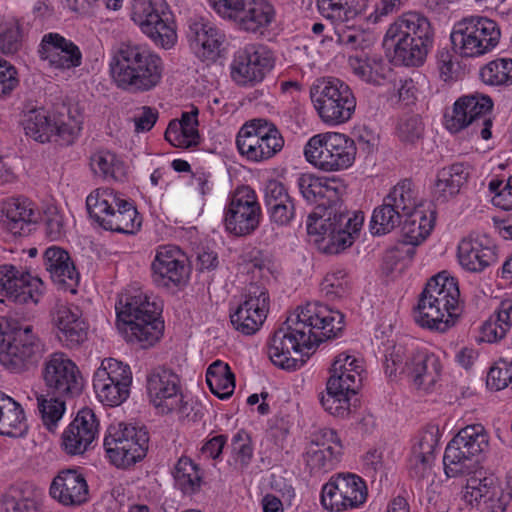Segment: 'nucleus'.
<instances>
[{
    "mask_svg": "<svg viewBox=\"0 0 512 512\" xmlns=\"http://www.w3.org/2000/svg\"><path fill=\"white\" fill-rule=\"evenodd\" d=\"M264 204L269 220L277 227H289L299 218L294 198L288 193L286 186L277 180H270L264 189Z\"/></svg>",
    "mask_w": 512,
    "mask_h": 512,
    "instance_id": "obj_29",
    "label": "nucleus"
},
{
    "mask_svg": "<svg viewBox=\"0 0 512 512\" xmlns=\"http://www.w3.org/2000/svg\"><path fill=\"white\" fill-rule=\"evenodd\" d=\"M52 321L57 328V338L63 346L77 348L87 339L88 326L79 307L57 305L52 312Z\"/></svg>",
    "mask_w": 512,
    "mask_h": 512,
    "instance_id": "obj_33",
    "label": "nucleus"
},
{
    "mask_svg": "<svg viewBox=\"0 0 512 512\" xmlns=\"http://www.w3.org/2000/svg\"><path fill=\"white\" fill-rule=\"evenodd\" d=\"M322 443H312L305 454V462L311 473H325L335 468L342 455V444L337 432L324 429Z\"/></svg>",
    "mask_w": 512,
    "mask_h": 512,
    "instance_id": "obj_36",
    "label": "nucleus"
},
{
    "mask_svg": "<svg viewBox=\"0 0 512 512\" xmlns=\"http://www.w3.org/2000/svg\"><path fill=\"white\" fill-rule=\"evenodd\" d=\"M320 286L321 292L329 299L342 298L349 291L347 273L342 269L330 272L325 276Z\"/></svg>",
    "mask_w": 512,
    "mask_h": 512,
    "instance_id": "obj_62",
    "label": "nucleus"
},
{
    "mask_svg": "<svg viewBox=\"0 0 512 512\" xmlns=\"http://www.w3.org/2000/svg\"><path fill=\"white\" fill-rule=\"evenodd\" d=\"M498 24L487 17L471 15L454 24L450 40L454 52L461 57H479L492 51L499 43Z\"/></svg>",
    "mask_w": 512,
    "mask_h": 512,
    "instance_id": "obj_10",
    "label": "nucleus"
},
{
    "mask_svg": "<svg viewBox=\"0 0 512 512\" xmlns=\"http://www.w3.org/2000/svg\"><path fill=\"white\" fill-rule=\"evenodd\" d=\"M344 329V315L319 302L307 303L289 315L268 344V356L272 363L285 370L301 368L305 360L293 357L325 340L337 338Z\"/></svg>",
    "mask_w": 512,
    "mask_h": 512,
    "instance_id": "obj_2",
    "label": "nucleus"
},
{
    "mask_svg": "<svg viewBox=\"0 0 512 512\" xmlns=\"http://www.w3.org/2000/svg\"><path fill=\"white\" fill-rule=\"evenodd\" d=\"M49 494L63 506H80L89 499V487L78 469H63L53 478Z\"/></svg>",
    "mask_w": 512,
    "mask_h": 512,
    "instance_id": "obj_31",
    "label": "nucleus"
},
{
    "mask_svg": "<svg viewBox=\"0 0 512 512\" xmlns=\"http://www.w3.org/2000/svg\"><path fill=\"white\" fill-rule=\"evenodd\" d=\"M456 442L467 449V454H473L477 459L489 447V437L481 424L468 425L456 434Z\"/></svg>",
    "mask_w": 512,
    "mask_h": 512,
    "instance_id": "obj_55",
    "label": "nucleus"
},
{
    "mask_svg": "<svg viewBox=\"0 0 512 512\" xmlns=\"http://www.w3.org/2000/svg\"><path fill=\"white\" fill-rule=\"evenodd\" d=\"M356 152L354 139L341 133L315 135L304 148L306 160L324 171H338L350 167Z\"/></svg>",
    "mask_w": 512,
    "mask_h": 512,
    "instance_id": "obj_11",
    "label": "nucleus"
},
{
    "mask_svg": "<svg viewBox=\"0 0 512 512\" xmlns=\"http://www.w3.org/2000/svg\"><path fill=\"white\" fill-rule=\"evenodd\" d=\"M283 139L280 131L276 125L267 119L256 118L246 122L239 130L236 139L253 138L257 141L259 139L270 138Z\"/></svg>",
    "mask_w": 512,
    "mask_h": 512,
    "instance_id": "obj_60",
    "label": "nucleus"
},
{
    "mask_svg": "<svg viewBox=\"0 0 512 512\" xmlns=\"http://www.w3.org/2000/svg\"><path fill=\"white\" fill-rule=\"evenodd\" d=\"M91 168L105 179L120 181L125 176V167L115 153L99 151L91 157Z\"/></svg>",
    "mask_w": 512,
    "mask_h": 512,
    "instance_id": "obj_56",
    "label": "nucleus"
},
{
    "mask_svg": "<svg viewBox=\"0 0 512 512\" xmlns=\"http://www.w3.org/2000/svg\"><path fill=\"white\" fill-rule=\"evenodd\" d=\"M436 221V211L427 212L421 208L405 215L402 219L401 231L403 242L412 246L422 243L432 232Z\"/></svg>",
    "mask_w": 512,
    "mask_h": 512,
    "instance_id": "obj_41",
    "label": "nucleus"
},
{
    "mask_svg": "<svg viewBox=\"0 0 512 512\" xmlns=\"http://www.w3.org/2000/svg\"><path fill=\"white\" fill-rule=\"evenodd\" d=\"M43 291V282L27 271L13 265L0 266V294L16 304L37 303Z\"/></svg>",
    "mask_w": 512,
    "mask_h": 512,
    "instance_id": "obj_26",
    "label": "nucleus"
},
{
    "mask_svg": "<svg viewBox=\"0 0 512 512\" xmlns=\"http://www.w3.org/2000/svg\"><path fill=\"white\" fill-rule=\"evenodd\" d=\"M110 72L118 88L130 93H144L161 83L164 64L149 47L122 42L113 51Z\"/></svg>",
    "mask_w": 512,
    "mask_h": 512,
    "instance_id": "obj_3",
    "label": "nucleus"
},
{
    "mask_svg": "<svg viewBox=\"0 0 512 512\" xmlns=\"http://www.w3.org/2000/svg\"><path fill=\"white\" fill-rule=\"evenodd\" d=\"M71 396L39 394L37 396L38 410L41 415L43 425L50 431L54 432L58 422L62 419L66 410V399Z\"/></svg>",
    "mask_w": 512,
    "mask_h": 512,
    "instance_id": "obj_53",
    "label": "nucleus"
},
{
    "mask_svg": "<svg viewBox=\"0 0 512 512\" xmlns=\"http://www.w3.org/2000/svg\"><path fill=\"white\" fill-rule=\"evenodd\" d=\"M148 444L146 428L123 423L110 426L103 443L111 462L122 468L142 460L148 451Z\"/></svg>",
    "mask_w": 512,
    "mask_h": 512,
    "instance_id": "obj_14",
    "label": "nucleus"
},
{
    "mask_svg": "<svg viewBox=\"0 0 512 512\" xmlns=\"http://www.w3.org/2000/svg\"><path fill=\"white\" fill-rule=\"evenodd\" d=\"M146 389L150 402L162 414L172 413L177 402H180V378L165 366L153 368L147 374Z\"/></svg>",
    "mask_w": 512,
    "mask_h": 512,
    "instance_id": "obj_25",
    "label": "nucleus"
},
{
    "mask_svg": "<svg viewBox=\"0 0 512 512\" xmlns=\"http://www.w3.org/2000/svg\"><path fill=\"white\" fill-rule=\"evenodd\" d=\"M488 189L494 206L503 210L512 209V176L508 178L494 177L489 181Z\"/></svg>",
    "mask_w": 512,
    "mask_h": 512,
    "instance_id": "obj_61",
    "label": "nucleus"
},
{
    "mask_svg": "<svg viewBox=\"0 0 512 512\" xmlns=\"http://www.w3.org/2000/svg\"><path fill=\"white\" fill-rule=\"evenodd\" d=\"M236 145L241 155L247 159L260 162L275 156L284 146V139L270 138L259 139L253 138L236 139Z\"/></svg>",
    "mask_w": 512,
    "mask_h": 512,
    "instance_id": "obj_48",
    "label": "nucleus"
},
{
    "mask_svg": "<svg viewBox=\"0 0 512 512\" xmlns=\"http://www.w3.org/2000/svg\"><path fill=\"white\" fill-rule=\"evenodd\" d=\"M466 480L464 499L482 512H504L512 496L500 486L498 478L486 471L473 470Z\"/></svg>",
    "mask_w": 512,
    "mask_h": 512,
    "instance_id": "obj_19",
    "label": "nucleus"
},
{
    "mask_svg": "<svg viewBox=\"0 0 512 512\" xmlns=\"http://www.w3.org/2000/svg\"><path fill=\"white\" fill-rule=\"evenodd\" d=\"M402 217L421 209L417 204L416 192L411 180L404 179L395 185L389 194L384 198Z\"/></svg>",
    "mask_w": 512,
    "mask_h": 512,
    "instance_id": "obj_54",
    "label": "nucleus"
},
{
    "mask_svg": "<svg viewBox=\"0 0 512 512\" xmlns=\"http://www.w3.org/2000/svg\"><path fill=\"white\" fill-rule=\"evenodd\" d=\"M223 19L232 21L243 32L262 35L275 19V9L268 0H209Z\"/></svg>",
    "mask_w": 512,
    "mask_h": 512,
    "instance_id": "obj_12",
    "label": "nucleus"
},
{
    "mask_svg": "<svg viewBox=\"0 0 512 512\" xmlns=\"http://www.w3.org/2000/svg\"><path fill=\"white\" fill-rule=\"evenodd\" d=\"M186 255L173 245L160 246L151 263V277L158 287H177L186 282L190 268Z\"/></svg>",
    "mask_w": 512,
    "mask_h": 512,
    "instance_id": "obj_24",
    "label": "nucleus"
},
{
    "mask_svg": "<svg viewBox=\"0 0 512 512\" xmlns=\"http://www.w3.org/2000/svg\"><path fill=\"white\" fill-rule=\"evenodd\" d=\"M262 218L255 190L248 185L237 187L224 208L225 230L236 237L250 236L259 228Z\"/></svg>",
    "mask_w": 512,
    "mask_h": 512,
    "instance_id": "obj_13",
    "label": "nucleus"
},
{
    "mask_svg": "<svg viewBox=\"0 0 512 512\" xmlns=\"http://www.w3.org/2000/svg\"><path fill=\"white\" fill-rule=\"evenodd\" d=\"M244 301L230 314L233 327L244 335H253L264 323L269 310V294L265 287L251 283Z\"/></svg>",
    "mask_w": 512,
    "mask_h": 512,
    "instance_id": "obj_23",
    "label": "nucleus"
},
{
    "mask_svg": "<svg viewBox=\"0 0 512 512\" xmlns=\"http://www.w3.org/2000/svg\"><path fill=\"white\" fill-rule=\"evenodd\" d=\"M43 263L51 279L72 287L79 281V273L69 253L61 247L51 246L43 254Z\"/></svg>",
    "mask_w": 512,
    "mask_h": 512,
    "instance_id": "obj_38",
    "label": "nucleus"
},
{
    "mask_svg": "<svg viewBox=\"0 0 512 512\" xmlns=\"http://www.w3.org/2000/svg\"><path fill=\"white\" fill-rule=\"evenodd\" d=\"M28 425L22 406L0 391V435L12 438L27 433Z\"/></svg>",
    "mask_w": 512,
    "mask_h": 512,
    "instance_id": "obj_43",
    "label": "nucleus"
},
{
    "mask_svg": "<svg viewBox=\"0 0 512 512\" xmlns=\"http://www.w3.org/2000/svg\"><path fill=\"white\" fill-rule=\"evenodd\" d=\"M41 376L46 392L52 395H79L83 378L77 365L63 352L49 354L43 362Z\"/></svg>",
    "mask_w": 512,
    "mask_h": 512,
    "instance_id": "obj_18",
    "label": "nucleus"
},
{
    "mask_svg": "<svg viewBox=\"0 0 512 512\" xmlns=\"http://www.w3.org/2000/svg\"><path fill=\"white\" fill-rule=\"evenodd\" d=\"M352 391L345 390L341 384H336V380L328 379L326 384V393L321 394L320 403L329 414L345 418L350 414V396L355 395Z\"/></svg>",
    "mask_w": 512,
    "mask_h": 512,
    "instance_id": "obj_49",
    "label": "nucleus"
},
{
    "mask_svg": "<svg viewBox=\"0 0 512 512\" xmlns=\"http://www.w3.org/2000/svg\"><path fill=\"white\" fill-rule=\"evenodd\" d=\"M165 140L178 148H193L200 144L201 137L198 129L183 126L178 119L169 122L165 131Z\"/></svg>",
    "mask_w": 512,
    "mask_h": 512,
    "instance_id": "obj_59",
    "label": "nucleus"
},
{
    "mask_svg": "<svg viewBox=\"0 0 512 512\" xmlns=\"http://www.w3.org/2000/svg\"><path fill=\"white\" fill-rule=\"evenodd\" d=\"M338 42L347 48L357 51L359 48H363L364 36L359 32L344 31L338 33ZM348 63L356 76L376 86L382 85L391 72L381 57L371 56L363 50L350 55Z\"/></svg>",
    "mask_w": 512,
    "mask_h": 512,
    "instance_id": "obj_22",
    "label": "nucleus"
},
{
    "mask_svg": "<svg viewBox=\"0 0 512 512\" xmlns=\"http://www.w3.org/2000/svg\"><path fill=\"white\" fill-rule=\"evenodd\" d=\"M384 368L389 377L405 374L416 388L427 391L438 381L442 365L439 357L427 349L397 343L386 349Z\"/></svg>",
    "mask_w": 512,
    "mask_h": 512,
    "instance_id": "obj_7",
    "label": "nucleus"
},
{
    "mask_svg": "<svg viewBox=\"0 0 512 512\" xmlns=\"http://www.w3.org/2000/svg\"><path fill=\"white\" fill-rule=\"evenodd\" d=\"M402 219V215L383 199L382 205L373 211L371 232L373 235H385L399 226Z\"/></svg>",
    "mask_w": 512,
    "mask_h": 512,
    "instance_id": "obj_58",
    "label": "nucleus"
},
{
    "mask_svg": "<svg viewBox=\"0 0 512 512\" xmlns=\"http://www.w3.org/2000/svg\"><path fill=\"white\" fill-rule=\"evenodd\" d=\"M435 31L427 17L409 12L391 24L384 36V46L393 49L395 65L417 67L424 63L434 44Z\"/></svg>",
    "mask_w": 512,
    "mask_h": 512,
    "instance_id": "obj_5",
    "label": "nucleus"
},
{
    "mask_svg": "<svg viewBox=\"0 0 512 512\" xmlns=\"http://www.w3.org/2000/svg\"><path fill=\"white\" fill-rule=\"evenodd\" d=\"M206 383L215 396L227 399L234 392L235 376L228 364L217 360L206 371Z\"/></svg>",
    "mask_w": 512,
    "mask_h": 512,
    "instance_id": "obj_50",
    "label": "nucleus"
},
{
    "mask_svg": "<svg viewBox=\"0 0 512 512\" xmlns=\"http://www.w3.org/2000/svg\"><path fill=\"white\" fill-rule=\"evenodd\" d=\"M186 36L191 51L201 61L215 62L220 56L225 34L214 24L203 19L191 21Z\"/></svg>",
    "mask_w": 512,
    "mask_h": 512,
    "instance_id": "obj_30",
    "label": "nucleus"
},
{
    "mask_svg": "<svg viewBox=\"0 0 512 512\" xmlns=\"http://www.w3.org/2000/svg\"><path fill=\"white\" fill-rule=\"evenodd\" d=\"M319 13L335 24L350 23L361 16L368 0H317Z\"/></svg>",
    "mask_w": 512,
    "mask_h": 512,
    "instance_id": "obj_44",
    "label": "nucleus"
},
{
    "mask_svg": "<svg viewBox=\"0 0 512 512\" xmlns=\"http://www.w3.org/2000/svg\"><path fill=\"white\" fill-rule=\"evenodd\" d=\"M132 20L156 46L170 49L177 40V34L168 14L150 0H136Z\"/></svg>",
    "mask_w": 512,
    "mask_h": 512,
    "instance_id": "obj_20",
    "label": "nucleus"
},
{
    "mask_svg": "<svg viewBox=\"0 0 512 512\" xmlns=\"http://www.w3.org/2000/svg\"><path fill=\"white\" fill-rule=\"evenodd\" d=\"M121 198L112 189H96L86 199L90 218L107 231L116 232L121 222L123 209H119Z\"/></svg>",
    "mask_w": 512,
    "mask_h": 512,
    "instance_id": "obj_35",
    "label": "nucleus"
},
{
    "mask_svg": "<svg viewBox=\"0 0 512 512\" xmlns=\"http://www.w3.org/2000/svg\"><path fill=\"white\" fill-rule=\"evenodd\" d=\"M310 97L319 117L328 125L346 123L355 112L353 91L339 78L317 79L310 89Z\"/></svg>",
    "mask_w": 512,
    "mask_h": 512,
    "instance_id": "obj_9",
    "label": "nucleus"
},
{
    "mask_svg": "<svg viewBox=\"0 0 512 512\" xmlns=\"http://www.w3.org/2000/svg\"><path fill=\"white\" fill-rule=\"evenodd\" d=\"M423 291H428V294H433L438 302V305L451 310L452 315H460L461 309L459 306V287L454 277H451L446 271H442L437 275L431 277Z\"/></svg>",
    "mask_w": 512,
    "mask_h": 512,
    "instance_id": "obj_42",
    "label": "nucleus"
},
{
    "mask_svg": "<svg viewBox=\"0 0 512 512\" xmlns=\"http://www.w3.org/2000/svg\"><path fill=\"white\" fill-rule=\"evenodd\" d=\"M482 81L490 86L512 85V59L497 58L480 70Z\"/></svg>",
    "mask_w": 512,
    "mask_h": 512,
    "instance_id": "obj_57",
    "label": "nucleus"
},
{
    "mask_svg": "<svg viewBox=\"0 0 512 512\" xmlns=\"http://www.w3.org/2000/svg\"><path fill=\"white\" fill-rule=\"evenodd\" d=\"M363 367L361 361L346 353H340L334 360L329 379H335L345 390L357 393L362 385Z\"/></svg>",
    "mask_w": 512,
    "mask_h": 512,
    "instance_id": "obj_45",
    "label": "nucleus"
},
{
    "mask_svg": "<svg viewBox=\"0 0 512 512\" xmlns=\"http://www.w3.org/2000/svg\"><path fill=\"white\" fill-rule=\"evenodd\" d=\"M457 258L466 271L481 273L497 262V247L487 235H469L459 242Z\"/></svg>",
    "mask_w": 512,
    "mask_h": 512,
    "instance_id": "obj_27",
    "label": "nucleus"
},
{
    "mask_svg": "<svg viewBox=\"0 0 512 512\" xmlns=\"http://www.w3.org/2000/svg\"><path fill=\"white\" fill-rule=\"evenodd\" d=\"M297 186L302 197L315 204V211L307 219V232L328 254H338L350 247L359 236L363 216L350 212L342 199L346 185L336 177H318L301 174Z\"/></svg>",
    "mask_w": 512,
    "mask_h": 512,
    "instance_id": "obj_1",
    "label": "nucleus"
},
{
    "mask_svg": "<svg viewBox=\"0 0 512 512\" xmlns=\"http://www.w3.org/2000/svg\"><path fill=\"white\" fill-rule=\"evenodd\" d=\"M512 303L501 302L497 311L481 327L483 341L495 343L505 337L512 327L511 321Z\"/></svg>",
    "mask_w": 512,
    "mask_h": 512,
    "instance_id": "obj_51",
    "label": "nucleus"
},
{
    "mask_svg": "<svg viewBox=\"0 0 512 512\" xmlns=\"http://www.w3.org/2000/svg\"><path fill=\"white\" fill-rule=\"evenodd\" d=\"M470 176V166L454 163L442 168L434 185L433 195L437 202L445 203L457 195Z\"/></svg>",
    "mask_w": 512,
    "mask_h": 512,
    "instance_id": "obj_40",
    "label": "nucleus"
},
{
    "mask_svg": "<svg viewBox=\"0 0 512 512\" xmlns=\"http://www.w3.org/2000/svg\"><path fill=\"white\" fill-rule=\"evenodd\" d=\"M21 47V30L17 20H9L0 24V52L14 54Z\"/></svg>",
    "mask_w": 512,
    "mask_h": 512,
    "instance_id": "obj_63",
    "label": "nucleus"
},
{
    "mask_svg": "<svg viewBox=\"0 0 512 512\" xmlns=\"http://www.w3.org/2000/svg\"><path fill=\"white\" fill-rule=\"evenodd\" d=\"M436 299L438 298H434L433 294L422 290L414 311V319L423 328L443 333L455 324L458 316L452 315L451 310L438 305Z\"/></svg>",
    "mask_w": 512,
    "mask_h": 512,
    "instance_id": "obj_37",
    "label": "nucleus"
},
{
    "mask_svg": "<svg viewBox=\"0 0 512 512\" xmlns=\"http://www.w3.org/2000/svg\"><path fill=\"white\" fill-rule=\"evenodd\" d=\"M460 446L462 445L456 442L455 435L445 449L443 464L448 477L470 474L479 461L473 454H467L466 448H460Z\"/></svg>",
    "mask_w": 512,
    "mask_h": 512,
    "instance_id": "obj_46",
    "label": "nucleus"
},
{
    "mask_svg": "<svg viewBox=\"0 0 512 512\" xmlns=\"http://www.w3.org/2000/svg\"><path fill=\"white\" fill-rule=\"evenodd\" d=\"M492 108L493 101L487 95L476 93L462 96L454 103L452 111L445 113V126L451 133L472 126L474 132L479 129L481 137L488 140L492 136V120L487 114Z\"/></svg>",
    "mask_w": 512,
    "mask_h": 512,
    "instance_id": "obj_15",
    "label": "nucleus"
},
{
    "mask_svg": "<svg viewBox=\"0 0 512 512\" xmlns=\"http://www.w3.org/2000/svg\"><path fill=\"white\" fill-rule=\"evenodd\" d=\"M0 512H42L41 493L28 483L12 486L0 500Z\"/></svg>",
    "mask_w": 512,
    "mask_h": 512,
    "instance_id": "obj_39",
    "label": "nucleus"
},
{
    "mask_svg": "<svg viewBox=\"0 0 512 512\" xmlns=\"http://www.w3.org/2000/svg\"><path fill=\"white\" fill-rule=\"evenodd\" d=\"M438 441V429L432 427L422 434L418 444L414 446L412 471L418 478H423L431 469Z\"/></svg>",
    "mask_w": 512,
    "mask_h": 512,
    "instance_id": "obj_47",
    "label": "nucleus"
},
{
    "mask_svg": "<svg viewBox=\"0 0 512 512\" xmlns=\"http://www.w3.org/2000/svg\"><path fill=\"white\" fill-rule=\"evenodd\" d=\"M132 372L130 366L114 358H107L93 376L97 398L106 406L115 407L130 395Z\"/></svg>",
    "mask_w": 512,
    "mask_h": 512,
    "instance_id": "obj_16",
    "label": "nucleus"
},
{
    "mask_svg": "<svg viewBox=\"0 0 512 512\" xmlns=\"http://www.w3.org/2000/svg\"><path fill=\"white\" fill-rule=\"evenodd\" d=\"M42 221L45 235L51 241L59 240L65 235L64 216L56 206L50 205L44 210Z\"/></svg>",
    "mask_w": 512,
    "mask_h": 512,
    "instance_id": "obj_64",
    "label": "nucleus"
},
{
    "mask_svg": "<svg viewBox=\"0 0 512 512\" xmlns=\"http://www.w3.org/2000/svg\"><path fill=\"white\" fill-rule=\"evenodd\" d=\"M1 223L13 236H24L30 232L31 224L37 223L39 211L26 197H10L1 204Z\"/></svg>",
    "mask_w": 512,
    "mask_h": 512,
    "instance_id": "obj_34",
    "label": "nucleus"
},
{
    "mask_svg": "<svg viewBox=\"0 0 512 512\" xmlns=\"http://www.w3.org/2000/svg\"><path fill=\"white\" fill-rule=\"evenodd\" d=\"M98 420L89 408L81 409L62 435V446L67 454H83L98 434Z\"/></svg>",
    "mask_w": 512,
    "mask_h": 512,
    "instance_id": "obj_32",
    "label": "nucleus"
},
{
    "mask_svg": "<svg viewBox=\"0 0 512 512\" xmlns=\"http://www.w3.org/2000/svg\"><path fill=\"white\" fill-rule=\"evenodd\" d=\"M173 477L175 485L184 494H195L201 488L202 473L200 468L188 457L179 458L174 467Z\"/></svg>",
    "mask_w": 512,
    "mask_h": 512,
    "instance_id": "obj_52",
    "label": "nucleus"
},
{
    "mask_svg": "<svg viewBox=\"0 0 512 512\" xmlns=\"http://www.w3.org/2000/svg\"><path fill=\"white\" fill-rule=\"evenodd\" d=\"M41 60L48 62L49 67L69 70L82 64V53L79 47L69 39L54 32L45 34L38 47Z\"/></svg>",
    "mask_w": 512,
    "mask_h": 512,
    "instance_id": "obj_28",
    "label": "nucleus"
},
{
    "mask_svg": "<svg viewBox=\"0 0 512 512\" xmlns=\"http://www.w3.org/2000/svg\"><path fill=\"white\" fill-rule=\"evenodd\" d=\"M117 328L131 344L147 349L163 335L162 308L140 290L123 293L115 305Z\"/></svg>",
    "mask_w": 512,
    "mask_h": 512,
    "instance_id": "obj_4",
    "label": "nucleus"
},
{
    "mask_svg": "<svg viewBox=\"0 0 512 512\" xmlns=\"http://www.w3.org/2000/svg\"><path fill=\"white\" fill-rule=\"evenodd\" d=\"M45 352V343L32 326L0 319V364L7 370L17 374L31 371L38 367Z\"/></svg>",
    "mask_w": 512,
    "mask_h": 512,
    "instance_id": "obj_6",
    "label": "nucleus"
},
{
    "mask_svg": "<svg viewBox=\"0 0 512 512\" xmlns=\"http://www.w3.org/2000/svg\"><path fill=\"white\" fill-rule=\"evenodd\" d=\"M365 481L353 473H339L322 487L321 504L332 512H343L361 507L367 500Z\"/></svg>",
    "mask_w": 512,
    "mask_h": 512,
    "instance_id": "obj_17",
    "label": "nucleus"
},
{
    "mask_svg": "<svg viewBox=\"0 0 512 512\" xmlns=\"http://www.w3.org/2000/svg\"><path fill=\"white\" fill-rule=\"evenodd\" d=\"M272 68L269 50L262 45L249 44L235 53L231 77L238 85L251 87L262 82Z\"/></svg>",
    "mask_w": 512,
    "mask_h": 512,
    "instance_id": "obj_21",
    "label": "nucleus"
},
{
    "mask_svg": "<svg viewBox=\"0 0 512 512\" xmlns=\"http://www.w3.org/2000/svg\"><path fill=\"white\" fill-rule=\"evenodd\" d=\"M82 116L70 107L62 106L61 111L49 116L43 108L23 111L21 125L25 134L37 142H56L71 145L78 137Z\"/></svg>",
    "mask_w": 512,
    "mask_h": 512,
    "instance_id": "obj_8",
    "label": "nucleus"
}]
</instances>
